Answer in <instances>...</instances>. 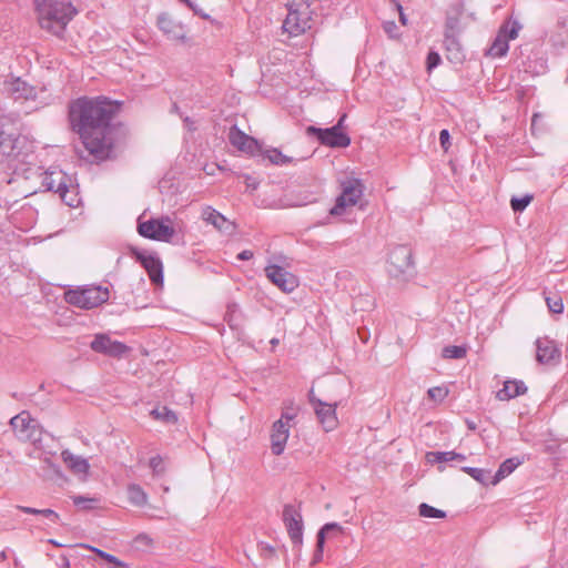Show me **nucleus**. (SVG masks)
<instances>
[{
	"mask_svg": "<svg viewBox=\"0 0 568 568\" xmlns=\"http://www.w3.org/2000/svg\"><path fill=\"white\" fill-rule=\"evenodd\" d=\"M307 132L316 135L323 145L329 148H347L351 144V138L348 134L343 130H338V126L327 129L308 126Z\"/></svg>",
	"mask_w": 568,
	"mask_h": 568,
	"instance_id": "obj_7",
	"label": "nucleus"
},
{
	"mask_svg": "<svg viewBox=\"0 0 568 568\" xmlns=\"http://www.w3.org/2000/svg\"><path fill=\"white\" fill-rule=\"evenodd\" d=\"M418 514L424 518H445L446 513L444 510L437 509L426 503H422L418 506Z\"/></svg>",
	"mask_w": 568,
	"mask_h": 568,
	"instance_id": "obj_33",
	"label": "nucleus"
},
{
	"mask_svg": "<svg viewBox=\"0 0 568 568\" xmlns=\"http://www.w3.org/2000/svg\"><path fill=\"white\" fill-rule=\"evenodd\" d=\"M61 458L72 474L83 480L87 479L90 470V464L85 458L74 455L69 449L61 452Z\"/></svg>",
	"mask_w": 568,
	"mask_h": 568,
	"instance_id": "obj_20",
	"label": "nucleus"
},
{
	"mask_svg": "<svg viewBox=\"0 0 568 568\" xmlns=\"http://www.w3.org/2000/svg\"><path fill=\"white\" fill-rule=\"evenodd\" d=\"M310 402L314 407L315 414L322 424L325 432H331L337 426V416H336V407L338 405L335 403H325L314 396L313 390L310 392Z\"/></svg>",
	"mask_w": 568,
	"mask_h": 568,
	"instance_id": "obj_8",
	"label": "nucleus"
},
{
	"mask_svg": "<svg viewBox=\"0 0 568 568\" xmlns=\"http://www.w3.org/2000/svg\"><path fill=\"white\" fill-rule=\"evenodd\" d=\"M149 466L155 476H160L165 471L164 460L160 455L151 457L149 460Z\"/></svg>",
	"mask_w": 568,
	"mask_h": 568,
	"instance_id": "obj_41",
	"label": "nucleus"
},
{
	"mask_svg": "<svg viewBox=\"0 0 568 568\" xmlns=\"http://www.w3.org/2000/svg\"><path fill=\"white\" fill-rule=\"evenodd\" d=\"M392 2H394L396 9L398 10L400 23L403 26H406L407 24V17H406V14L403 11L402 4L397 0H392Z\"/></svg>",
	"mask_w": 568,
	"mask_h": 568,
	"instance_id": "obj_49",
	"label": "nucleus"
},
{
	"mask_svg": "<svg viewBox=\"0 0 568 568\" xmlns=\"http://www.w3.org/2000/svg\"><path fill=\"white\" fill-rule=\"evenodd\" d=\"M413 268V253L406 245L395 246L388 256V272L394 276L405 274Z\"/></svg>",
	"mask_w": 568,
	"mask_h": 568,
	"instance_id": "obj_9",
	"label": "nucleus"
},
{
	"mask_svg": "<svg viewBox=\"0 0 568 568\" xmlns=\"http://www.w3.org/2000/svg\"><path fill=\"white\" fill-rule=\"evenodd\" d=\"M383 28L389 38L397 39L399 37L398 27L394 21L384 22Z\"/></svg>",
	"mask_w": 568,
	"mask_h": 568,
	"instance_id": "obj_43",
	"label": "nucleus"
},
{
	"mask_svg": "<svg viewBox=\"0 0 568 568\" xmlns=\"http://www.w3.org/2000/svg\"><path fill=\"white\" fill-rule=\"evenodd\" d=\"M64 297L70 305L90 310L100 306L109 300V290L102 286H85L68 291Z\"/></svg>",
	"mask_w": 568,
	"mask_h": 568,
	"instance_id": "obj_3",
	"label": "nucleus"
},
{
	"mask_svg": "<svg viewBox=\"0 0 568 568\" xmlns=\"http://www.w3.org/2000/svg\"><path fill=\"white\" fill-rule=\"evenodd\" d=\"M85 547L91 549L92 551H94L100 558L104 559L105 561H108L110 564H113L115 567L122 566V562L115 556H113L109 552H105L101 549L94 548V547H90V546H85Z\"/></svg>",
	"mask_w": 568,
	"mask_h": 568,
	"instance_id": "obj_42",
	"label": "nucleus"
},
{
	"mask_svg": "<svg viewBox=\"0 0 568 568\" xmlns=\"http://www.w3.org/2000/svg\"><path fill=\"white\" fill-rule=\"evenodd\" d=\"M549 41L556 48L568 47V17L559 18L550 31Z\"/></svg>",
	"mask_w": 568,
	"mask_h": 568,
	"instance_id": "obj_24",
	"label": "nucleus"
},
{
	"mask_svg": "<svg viewBox=\"0 0 568 568\" xmlns=\"http://www.w3.org/2000/svg\"><path fill=\"white\" fill-rule=\"evenodd\" d=\"M271 344H272L273 346L277 345V344H278V339H277V338H273V339H271Z\"/></svg>",
	"mask_w": 568,
	"mask_h": 568,
	"instance_id": "obj_57",
	"label": "nucleus"
},
{
	"mask_svg": "<svg viewBox=\"0 0 568 568\" xmlns=\"http://www.w3.org/2000/svg\"><path fill=\"white\" fill-rule=\"evenodd\" d=\"M27 138L14 132L0 131V162L18 159L26 149Z\"/></svg>",
	"mask_w": 568,
	"mask_h": 568,
	"instance_id": "obj_6",
	"label": "nucleus"
},
{
	"mask_svg": "<svg viewBox=\"0 0 568 568\" xmlns=\"http://www.w3.org/2000/svg\"><path fill=\"white\" fill-rule=\"evenodd\" d=\"M18 509L30 515H39L40 509L32 508V507H26V506H18Z\"/></svg>",
	"mask_w": 568,
	"mask_h": 568,
	"instance_id": "obj_51",
	"label": "nucleus"
},
{
	"mask_svg": "<svg viewBox=\"0 0 568 568\" xmlns=\"http://www.w3.org/2000/svg\"><path fill=\"white\" fill-rule=\"evenodd\" d=\"M448 388L445 386H435L428 389V397L436 402L442 403L448 396Z\"/></svg>",
	"mask_w": 568,
	"mask_h": 568,
	"instance_id": "obj_39",
	"label": "nucleus"
},
{
	"mask_svg": "<svg viewBox=\"0 0 568 568\" xmlns=\"http://www.w3.org/2000/svg\"><path fill=\"white\" fill-rule=\"evenodd\" d=\"M345 119H346V114L344 113L334 126H338V130H343Z\"/></svg>",
	"mask_w": 568,
	"mask_h": 568,
	"instance_id": "obj_54",
	"label": "nucleus"
},
{
	"mask_svg": "<svg viewBox=\"0 0 568 568\" xmlns=\"http://www.w3.org/2000/svg\"><path fill=\"white\" fill-rule=\"evenodd\" d=\"M509 49L508 40L498 36L489 48V53L494 57H503Z\"/></svg>",
	"mask_w": 568,
	"mask_h": 568,
	"instance_id": "obj_35",
	"label": "nucleus"
},
{
	"mask_svg": "<svg viewBox=\"0 0 568 568\" xmlns=\"http://www.w3.org/2000/svg\"><path fill=\"white\" fill-rule=\"evenodd\" d=\"M44 518L49 519L51 523L57 524L60 519V516L58 513H55L52 509H40V514Z\"/></svg>",
	"mask_w": 568,
	"mask_h": 568,
	"instance_id": "obj_46",
	"label": "nucleus"
},
{
	"mask_svg": "<svg viewBox=\"0 0 568 568\" xmlns=\"http://www.w3.org/2000/svg\"><path fill=\"white\" fill-rule=\"evenodd\" d=\"M463 471L468 474L471 478H474L476 481L487 485L490 483L493 477L490 476V471L483 469V468H476V467H463Z\"/></svg>",
	"mask_w": 568,
	"mask_h": 568,
	"instance_id": "obj_31",
	"label": "nucleus"
},
{
	"mask_svg": "<svg viewBox=\"0 0 568 568\" xmlns=\"http://www.w3.org/2000/svg\"><path fill=\"white\" fill-rule=\"evenodd\" d=\"M518 30H519V26H517V23H515L513 26V28L509 30L508 39H516L518 36Z\"/></svg>",
	"mask_w": 568,
	"mask_h": 568,
	"instance_id": "obj_53",
	"label": "nucleus"
},
{
	"mask_svg": "<svg viewBox=\"0 0 568 568\" xmlns=\"http://www.w3.org/2000/svg\"><path fill=\"white\" fill-rule=\"evenodd\" d=\"M467 354L466 346L449 345L443 348L442 356L444 358L460 359Z\"/></svg>",
	"mask_w": 568,
	"mask_h": 568,
	"instance_id": "obj_34",
	"label": "nucleus"
},
{
	"mask_svg": "<svg viewBox=\"0 0 568 568\" xmlns=\"http://www.w3.org/2000/svg\"><path fill=\"white\" fill-rule=\"evenodd\" d=\"M523 458L513 457L504 460L496 474L494 475L493 479L490 480V484L496 485L501 479H504L506 476L510 475L519 465L523 464Z\"/></svg>",
	"mask_w": 568,
	"mask_h": 568,
	"instance_id": "obj_27",
	"label": "nucleus"
},
{
	"mask_svg": "<svg viewBox=\"0 0 568 568\" xmlns=\"http://www.w3.org/2000/svg\"><path fill=\"white\" fill-rule=\"evenodd\" d=\"M2 91L16 101L28 102L34 101L37 90L21 78L8 77L3 81Z\"/></svg>",
	"mask_w": 568,
	"mask_h": 568,
	"instance_id": "obj_10",
	"label": "nucleus"
},
{
	"mask_svg": "<svg viewBox=\"0 0 568 568\" xmlns=\"http://www.w3.org/2000/svg\"><path fill=\"white\" fill-rule=\"evenodd\" d=\"M450 135L448 130L444 129L439 132V142L444 151H448L450 146Z\"/></svg>",
	"mask_w": 568,
	"mask_h": 568,
	"instance_id": "obj_45",
	"label": "nucleus"
},
{
	"mask_svg": "<svg viewBox=\"0 0 568 568\" xmlns=\"http://www.w3.org/2000/svg\"><path fill=\"white\" fill-rule=\"evenodd\" d=\"M536 359L540 364H554L559 361L561 352L548 337L536 339Z\"/></svg>",
	"mask_w": 568,
	"mask_h": 568,
	"instance_id": "obj_15",
	"label": "nucleus"
},
{
	"mask_svg": "<svg viewBox=\"0 0 568 568\" xmlns=\"http://www.w3.org/2000/svg\"><path fill=\"white\" fill-rule=\"evenodd\" d=\"M532 199L534 196L531 194H526L523 197H513L510 201L511 209L515 212H523L529 205Z\"/></svg>",
	"mask_w": 568,
	"mask_h": 568,
	"instance_id": "obj_40",
	"label": "nucleus"
},
{
	"mask_svg": "<svg viewBox=\"0 0 568 568\" xmlns=\"http://www.w3.org/2000/svg\"><path fill=\"white\" fill-rule=\"evenodd\" d=\"M308 18L297 9L290 8L286 19L283 22V29L291 36H298L308 28Z\"/></svg>",
	"mask_w": 568,
	"mask_h": 568,
	"instance_id": "obj_19",
	"label": "nucleus"
},
{
	"mask_svg": "<svg viewBox=\"0 0 568 568\" xmlns=\"http://www.w3.org/2000/svg\"><path fill=\"white\" fill-rule=\"evenodd\" d=\"M151 415L154 419L162 420L166 424H175L178 422L176 414L166 406L155 407L151 410Z\"/></svg>",
	"mask_w": 568,
	"mask_h": 568,
	"instance_id": "obj_30",
	"label": "nucleus"
},
{
	"mask_svg": "<svg viewBox=\"0 0 568 568\" xmlns=\"http://www.w3.org/2000/svg\"><path fill=\"white\" fill-rule=\"evenodd\" d=\"M184 121H185L186 123H190V119H189V118H185V119H184Z\"/></svg>",
	"mask_w": 568,
	"mask_h": 568,
	"instance_id": "obj_58",
	"label": "nucleus"
},
{
	"mask_svg": "<svg viewBox=\"0 0 568 568\" xmlns=\"http://www.w3.org/2000/svg\"><path fill=\"white\" fill-rule=\"evenodd\" d=\"M119 104L104 97L79 98L70 104L69 118L73 130L79 133L84 149L94 160L110 158L113 150L111 121L119 111Z\"/></svg>",
	"mask_w": 568,
	"mask_h": 568,
	"instance_id": "obj_1",
	"label": "nucleus"
},
{
	"mask_svg": "<svg viewBox=\"0 0 568 568\" xmlns=\"http://www.w3.org/2000/svg\"><path fill=\"white\" fill-rule=\"evenodd\" d=\"M69 182L70 178L63 171L57 168H51L43 173L41 184L45 191H53L59 193L62 201H64L68 205H71V203L67 200Z\"/></svg>",
	"mask_w": 568,
	"mask_h": 568,
	"instance_id": "obj_11",
	"label": "nucleus"
},
{
	"mask_svg": "<svg viewBox=\"0 0 568 568\" xmlns=\"http://www.w3.org/2000/svg\"><path fill=\"white\" fill-rule=\"evenodd\" d=\"M429 462L448 463V462H464L466 456L455 452H430L427 454Z\"/></svg>",
	"mask_w": 568,
	"mask_h": 568,
	"instance_id": "obj_29",
	"label": "nucleus"
},
{
	"mask_svg": "<svg viewBox=\"0 0 568 568\" xmlns=\"http://www.w3.org/2000/svg\"><path fill=\"white\" fill-rule=\"evenodd\" d=\"M201 216L203 221L212 224L219 231L231 232L234 229L233 224L223 214L211 206H205Z\"/></svg>",
	"mask_w": 568,
	"mask_h": 568,
	"instance_id": "obj_23",
	"label": "nucleus"
},
{
	"mask_svg": "<svg viewBox=\"0 0 568 568\" xmlns=\"http://www.w3.org/2000/svg\"><path fill=\"white\" fill-rule=\"evenodd\" d=\"M92 351L108 356L121 357L128 352V346L121 342L112 341L105 334H98L90 344Z\"/></svg>",
	"mask_w": 568,
	"mask_h": 568,
	"instance_id": "obj_14",
	"label": "nucleus"
},
{
	"mask_svg": "<svg viewBox=\"0 0 568 568\" xmlns=\"http://www.w3.org/2000/svg\"><path fill=\"white\" fill-rule=\"evenodd\" d=\"M467 427L471 430L476 429V424L473 420H466Z\"/></svg>",
	"mask_w": 568,
	"mask_h": 568,
	"instance_id": "obj_55",
	"label": "nucleus"
},
{
	"mask_svg": "<svg viewBox=\"0 0 568 568\" xmlns=\"http://www.w3.org/2000/svg\"><path fill=\"white\" fill-rule=\"evenodd\" d=\"M73 504L82 510H91L98 507L99 499L98 498H91V497H84V496H73L72 497Z\"/></svg>",
	"mask_w": 568,
	"mask_h": 568,
	"instance_id": "obj_36",
	"label": "nucleus"
},
{
	"mask_svg": "<svg viewBox=\"0 0 568 568\" xmlns=\"http://www.w3.org/2000/svg\"><path fill=\"white\" fill-rule=\"evenodd\" d=\"M324 544L320 545V539L316 540V549L313 556V562H318L323 558Z\"/></svg>",
	"mask_w": 568,
	"mask_h": 568,
	"instance_id": "obj_48",
	"label": "nucleus"
},
{
	"mask_svg": "<svg viewBox=\"0 0 568 568\" xmlns=\"http://www.w3.org/2000/svg\"><path fill=\"white\" fill-rule=\"evenodd\" d=\"M444 45L447 51V58L450 61L460 62L464 59L462 45L455 36L450 34L449 32H446Z\"/></svg>",
	"mask_w": 568,
	"mask_h": 568,
	"instance_id": "obj_26",
	"label": "nucleus"
},
{
	"mask_svg": "<svg viewBox=\"0 0 568 568\" xmlns=\"http://www.w3.org/2000/svg\"><path fill=\"white\" fill-rule=\"evenodd\" d=\"M128 500L135 507H144L148 504V494L138 484H130L126 488Z\"/></svg>",
	"mask_w": 568,
	"mask_h": 568,
	"instance_id": "obj_28",
	"label": "nucleus"
},
{
	"mask_svg": "<svg viewBox=\"0 0 568 568\" xmlns=\"http://www.w3.org/2000/svg\"><path fill=\"white\" fill-rule=\"evenodd\" d=\"M253 257V252L250 250H244L241 253H239L237 258L241 261H248Z\"/></svg>",
	"mask_w": 568,
	"mask_h": 568,
	"instance_id": "obj_50",
	"label": "nucleus"
},
{
	"mask_svg": "<svg viewBox=\"0 0 568 568\" xmlns=\"http://www.w3.org/2000/svg\"><path fill=\"white\" fill-rule=\"evenodd\" d=\"M229 141L234 148L247 154H254L258 151L257 141L241 131L236 125L230 129Z\"/></svg>",
	"mask_w": 568,
	"mask_h": 568,
	"instance_id": "obj_17",
	"label": "nucleus"
},
{
	"mask_svg": "<svg viewBox=\"0 0 568 568\" xmlns=\"http://www.w3.org/2000/svg\"><path fill=\"white\" fill-rule=\"evenodd\" d=\"M295 418L294 413L283 412L281 415V418L278 420L286 422L287 424H291V422Z\"/></svg>",
	"mask_w": 568,
	"mask_h": 568,
	"instance_id": "obj_52",
	"label": "nucleus"
},
{
	"mask_svg": "<svg viewBox=\"0 0 568 568\" xmlns=\"http://www.w3.org/2000/svg\"><path fill=\"white\" fill-rule=\"evenodd\" d=\"M136 260L140 261L142 266L145 268L153 284H163V266L158 256L136 253Z\"/></svg>",
	"mask_w": 568,
	"mask_h": 568,
	"instance_id": "obj_18",
	"label": "nucleus"
},
{
	"mask_svg": "<svg viewBox=\"0 0 568 568\" xmlns=\"http://www.w3.org/2000/svg\"><path fill=\"white\" fill-rule=\"evenodd\" d=\"M343 532V527L337 523H328L325 524L320 531L317 532V539H320V545L325 542V538L333 535H339Z\"/></svg>",
	"mask_w": 568,
	"mask_h": 568,
	"instance_id": "obj_32",
	"label": "nucleus"
},
{
	"mask_svg": "<svg viewBox=\"0 0 568 568\" xmlns=\"http://www.w3.org/2000/svg\"><path fill=\"white\" fill-rule=\"evenodd\" d=\"M291 424L283 420H276L271 430V450L275 456H280L285 450L290 436Z\"/></svg>",
	"mask_w": 568,
	"mask_h": 568,
	"instance_id": "obj_16",
	"label": "nucleus"
},
{
	"mask_svg": "<svg viewBox=\"0 0 568 568\" xmlns=\"http://www.w3.org/2000/svg\"><path fill=\"white\" fill-rule=\"evenodd\" d=\"M265 158L273 164L276 165H284L290 163L292 160L291 158L284 155L281 151L277 149H272L266 151Z\"/></svg>",
	"mask_w": 568,
	"mask_h": 568,
	"instance_id": "obj_37",
	"label": "nucleus"
},
{
	"mask_svg": "<svg viewBox=\"0 0 568 568\" xmlns=\"http://www.w3.org/2000/svg\"><path fill=\"white\" fill-rule=\"evenodd\" d=\"M33 423L34 420L28 412H21L10 419V426L19 439H29L31 437V429L34 428Z\"/></svg>",
	"mask_w": 568,
	"mask_h": 568,
	"instance_id": "obj_22",
	"label": "nucleus"
},
{
	"mask_svg": "<svg viewBox=\"0 0 568 568\" xmlns=\"http://www.w3.org/2000/svg\"><path fill=\"white\" fill-rule=\"evenodd\" d=\"M36 12L42 29L61 36L69 22L78 13L71 2L59 0H34Z\"/></svg>",
	"mask_w": 568,
	"mask_h": 568,
	"instance_id": "obj_2",
	"label": "nucleus"
},
{
	"mask_svg": "<svg viewBox=\"0 0 568 568\" xmlns=\"http://www.w3.org/2000/svg\"><path fill=\"white\" fill-rule=\"evenodd\" d=\"M439 63L440 55L435 51H430L427 55V69L430 71L432 69L438 67Z\"/></svg>",
	"mask_w": 568,
	"mask_h": 568,
	"instance_id": "obj_44",
	"label": "nucleus"
},
{
	"mask_svg": "<svg viewBox=\"0 0 568 568\" xmlns=\"http://www.w3.org/2000/svg\"><path fill=\"white\" fill-rule=\"evenodd\" d=\"M237 308L239 307L236 304L229 305V307H227L226 317H227V322L231 326H233V322L235 321V315H236V312L239 311Z\"/></svg>",
	"mask_w": 568,
	"mask_h": 568,
	"instance_id": "obj_47",
	"label": "nucleus"
},
{
	"mask_svg": "<svg viewBox=\"0 0 568 568\" xmlns=\"http://www.w3.org/2000/svg\"><path fill=\"white\" fill-rule=\"evenodd\" d=\"M265 274L274 285L285 293H291L298 286L297 277L282 266L268 265L265 267Z\"/></svg>",
	"mask_w": 568,
	"mask_h": 568,
	"instance_id": "obj_13",
	"label": "nucleus"
},
{
	"mask_svg": "<svg viewBox=\"0 0 568 568\" xmlns=\"http://www.w3.org/2000/svg\"><path fill=\"white\" fill-rule=\"evenodd\" d=\"M527 392V387L521 381H506L504 387L499 389L496 397L499 400H509Z\"/></svg>",
	"mask_w": 568,
	"mask_h": 568,
	"instance_id": "obj_25",
	"label": "nucleus"
},
{
	"mask_svg": "<svg viewBox=\"0 0 568 568\" xmlns=\"http://www.w3.org/2000/svg\"><path fill=\"white\" fill-rule=\"evenodd\" d=\"M283 520L288 536L295 546L303 541V520L300 510L293 505H286L283 510Z\"/></svg>",
	"mask_w": 568,
	"mask_h": 568,
	"instance_id": "obj_12",
	"label": "nucleus"
},
{
	"mask_svg": "<svg viewBox=\"0 0 568 568\" xmlns=\"http://www.w3.org/2000/svg\"><path fill=\"white\" fill-rule=\"evenodd\" d=\"M158 26L172 40H185V30L182 23L174 21L168 13L158 18Z\"/></svg>",
	"mask_w": 568,
	"mask_h": 568,
	"instance_id": "obj_21",
	"label": "nucleus"
},
{
	"mask_svg": "<svg viewBox=\"0 0 568 568\" xmlns=\"http://www.w3.org/2000/svg\"><path fill=\"white\" fill-rule=\"evenodd\" d=\"M138 231L143 237L162 242H171L175 235V230L169 216L140 222Z\"/></svg>",
	"mask_w": 568,
	"mask_h": 568,
	"instance_id": "obj_5",
	"label": "nucleus"
},
{
	"mask_svg": "<svg viewBox=\"0 0 568 568\" xmlns=\"http://www.w3.org/2000/svg\"><path fill=\"white\" fill-rule=\"evenodd\" d=\"M546 304L548 310L554 314H561L564 312L562 298L558 295L546 296Z\"/></svg>",
	"mask_w": 568,
	"mask_h": 568,
	"instance_id": "obj_38",
	"label": "nucleus"
},
{
	"mask_svg": "<svg viewBox=\"0 0 568 568\" xmlns=\"http://www.w3.org/2000/svg\"><path fill=\"white\" fill-rule=\"evenodd\" d=\"M342 193L335 205L329 210L332 215H342L346 207L354 206L364 193V184L359 179H347L342 182Z\"/></svg>",
	"mask_w": 568,
	"mask_h": 568,
	"instance_id": "obj_4",
	"label": "nucleus"
},
{
	"mask_svg": "<svg viewBox=\"0 0 568 568\" xmlns=\"http://www.w3.org/2000/svg\"><path fill=\"white\" fill-rule=\"evenodd\" d=\"M49 542L54 545V546H57V547H61L62 546L61 544H59L58 541H55L53 539H50Z\"/></svg>",
	"mask_w": 568,
	"mask_h": 568,
	"instance_id": "obj_56",
	"label": "nucleus"
}]
</instances>
